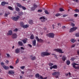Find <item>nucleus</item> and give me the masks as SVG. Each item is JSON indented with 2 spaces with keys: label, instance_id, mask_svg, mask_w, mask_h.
I'll return each mask as SVG.
<instances>
[{
  "label": "nucleus",
  "instance_id": "f257e3e1",
  "mask_svg": "<svg viewBox=\"0 0 79 79\" xmlns=\"http://www.w3.org/2000/svg\"><path fill=\"white\" fill-rule=\"evenodd\" d=\"M51 53H48L47 52H42L41 53V55L42 57H44L45 56H48L50 55Z\"/></svg>",
  "mask_w": 79,
  "mask_h": 79
},
{
  "label": "nucleus",
  "instance_id": "f03ea898",
  "mask_svg": "<svg viewBox=\"0 0 79 79\" xmlns=\"http://www.w3.org/2000/svg\"><path fill=\"white\" fill-rule=\"evenodd\" d=\"M60 73L59 72H55L52 73V75L53 76H55L56 78H59Z\"/></svg>",
  "mask_w": 79,
  "mask_h": 79
},
{
  "label": "nucleus",
  "instance_id": "7ed1b4c3",
  "mask_svg": "<svg viewBox=\"0 0 79 79\" xmlns=\"http://www.w3.org/2000/svg\"><path fill=\"white\" fill-rule=\"evenodd\" d=\"M46 35L50 38H54L55 37V34L52 33H50L47 34Z\"/></svg>",
  "mask_w": 79,
  "mask_h": 79
},
{
  "label": "nucleus",
  "instance_id": "20e7f679",
  "mask_svg": "<svg viewBox=\"0 0 79 79\" xmlns=\"http://www.w3.org/2000/svg\"><path fill=\"white\" fill-rule=\"evenodd\" d=\"M62 50L60 48L55 49H54V51H55V52H59V53H63L64 52H62Z\"/></svg>",
  "mask_w": 79,
  "mask_h": 79
},
{
  "label": "nucleus",
  "instance_id": "39448f33",
  "mask_svg": "<svg viewBox=\"0 0 79 79\" xmlns=\"http://www.w3.org/2000/svg\"><path fill=\"white\" fill-rule=\"evenodd\" d=\"M35 39L38 42H39L40 43H43V42H44V40L41 39H39V37H38V36L35 37Z\"/></svg>",
  "mask_w": 79,
  "mask_h": 79
},
{
  "label": "nucleus",
  "instance_id": "423d86ee",
  "mask_svg": "<svg viewBox=\"0 0 79 79\" xmlns=\"http://www.w3.org/2000/svg\"><path fill=\"white\" fill-rule=\"evenodd\" d=\"M33 7H32L31 8V10L32 11H34L37 8V7L38 6L37 4H34L33 5Z\"/></svg>",
  "mask_w": 79,
  "mask_h": 79
},
{
  "label": "nucleus",
  "instance_id": "0eeeda50",
  "mask_svg": "<svg viewBox=\"0 0 79 79\" xmlns=\"http://www.w3.org/2000/svg\"><path fill=\"white\" fill-rule=\"evenodd\" d=\"M12 18L14 21H17L18 19H19V16H18L17 17H13Z\"/></svg>",
  "mask_w": 79,
  "mask_h": 79
},
{
  "label": "nucleus",
  "instance_id": "6e6552de",
  "mask_svg": "<svg viewBox=\"0 0 79 79\" xmlns=\"http://www.w3.org/2000/svg\"><path fill=\"white\" fill-rule=\"evenodd\" d=\"M77 29V27H73V28H71L69 32H73V31H76V29Z\"/></svg>",
  "mask_w": 79,
  "mask_h": 79
},
{
  "label": "nucleus",
  "instance_id": "1a4fd4ad",
  "mask_svg": "<svg viewBox=\"0 0 79 79\" xmlns=\"http://www.w3.org/2000/svg\"><path fill=\"white\" fill-rule=\"evenodd\" d=\"M11 37L12 39H16L17 38V37H18V35H17L15 33L12 35Z\"/></svg>",
  "mask_w": 79,
  "mask_h": 79
},
{
  "label": "nucleus",
  "instance_id": "9d476101",
  "mask_svg": "<svg viewBox=\"0 0 79 79\" xmlns=\"http://www.w3.org/2000/svg\"><path fill=\"white\" fill-rule=\"evenodd\" d=\"M40 19H41V21L43 23H44L45 21V20H47V19H45L44 17H41L40 18Z\"/></svg>",
  "mask_w": 79,
  "mask_h": 79
},
{
  "label": "nucleus",
  "instance_id": "9b49d317",
  "mask_svg": "<svg viewBox=\"0 0 79 79\" xmlns=\"http://www.w3.org/2000/svg\"><path fill=\"white\" fill-rule=\"evenodd\" d=\"M58 68V66L56 65H53L52 66L50 67V69H57Z\"/></svg>",
  "mask_w": 79,
  "mask_h": 79
},
{
  "label": "nucleus",
  "instance_id": "f8f14e48",
  "mask_svg": "<svg viewBox=\"0 0 79 79\" xmlns=\"http://www.w3.org/2000/svg\"><path fill=\"white\" fill-rule=\"evenodd\" d=\"M15 72L13 70H9L8 72V74L10 75V74H14Z\"/></svg>",
  "mask_w": 79,
  "mask_h": 79
},
{
  "label": "nucleus",
  "instance_id": "ddd939ff",
  "mask_svg": "<svg viewBox=\"0 0 79 79\" xmlns=\"http://www.w3.org/2000/svg\"><path fill=\"white\" fill-rule=\"evenodd\" d=\"M20 52V48H17L15 50V53H19Z\"/></svg>",
  "mask_w": 79,
  "mask_h": 79
},
{
  "label": "nucleus",
  "instance_id": "4468645a",
  "mask_svg": "<svg viewBox=\"0 0 79 79\" xmlns=\"http://www.w3.org/2000/svg\"><path fill=\"white\" fill-rule=\"evenodd\" d=\"M7 34L8 35H11L13 34V31H12L10 30L7 33Z\"/></svg>",
  "mask_w": 79,
  "mask_h": 79
},
{
  "label": "nucleus",
  "instance_id": "2eb2a0df",
  "mask_svg": "<svg viewBox=\"0 0 79 79\" xmlns=\"http://www.w3.org/2000/svg\"><path fill=\"white\" fill-rule=\"evenodd\" d=\"M30 57L31 58V60H32V61L34 60H35V59H36V57H35V56L33 57L32 55Z\"/></svg>",
  "mask_w": 79,
  "mask_h": 79
},
{
  "label": "nucleus",
  "instance_id": "dca6fc26",
  "mask_svg": "<svg viewBox=\"0 0 79 79\" xmlns=\"http://www.w3.org/2000/svg\"><path fill=\"white\" fill-rule=\"evenodd\" d=\"M33 46L35 47L36 45V40H34L33 41H32Z\"/></svg>",
  "mask_w": 79,
  "mask_h": 79
},
{
  "label": "nucleus",
  "instance_id": "f3484780",
  "mask_svg": "<svg viewBox=\"0 0 79 79\" xmlns=\"http://www.w3.org/2000/svg\"><path fill=\"white\" fill-rule=\"evenodd\" d=\"M22 41L24 44H26L27 43V38H25L24 39L22 40Z\"/></svg>",
  "mask_w": 79,
  "mask_h": 79
},
{
  "label": "nucleus",
  "instance_id": "a211bd4d",
  "mask_svg": "<svg viewBox=\"0 0 79 79\" xmlns=\"http://www.w3.org/2000/svg\"><path fill=\"white\" fill-rule=\"evenodd\" d=\"M62 59L63 61H65V60H66V57L65 56H63L62 58Z\"/></svg>",
  "mask_w": 79,
  "mask_h": 79
},
{
  "label": "nucleus",
  "instance_id": "6ab92c4d",
  "mask_svg": "<svg viewBox=\"0 0 79 79\" xmlns=\"http://www.w3.org/2000/svg\"><path fill=\"white\" fill-rule=\"evenodd\" d=\"M10 12L8 11H6L5 15V16H6L7 17V16H8V15H10Z\"/></svg>",
  "mask_w": 79,
  "mask_h": 79
},
{
  "label": "nucleus",
  "instance_id": "aec40b11",
  "mask_svg": "<svg viewBox=\"0 0 79 79\" xmlns=\"http://www.w3.org/2000/svg\"><path fill=\"white\" fill-rule=\"evenodd\" d=\"M3 67L4 68V69H5L6 70H7V69H8L9 68V67H8V66H6L5 65H4L3 66Z\"/></svg>",
  "mask_w": 79,
  "mask_h": 79
},
{
  "label": "nucleus",
  "instance_id": "412c9836",
  "mask_svg": "<svg viewBox=\"0 0 79 79\" xmlns=\"http://www.w3.org/2000/svg\"><path fill=\"white\" fill-rule=\"evenodd\" d=\"M16 4L17 5V6H18V7L21 8V7L22 6V5H21V4L20 3H17Z\"/></svg>",
  "mask_w": 79,
  "mask_h": 79
},
{
  "label": "nucleus",
  "instance_id": "4be33fe9",
  "mask_svg": "<svg viewBox=\"0 0 79 79\" xmlns=\"http://www.w3.org/2000/svg\"><path fill=\"white\" fill-rule=\"evenodd\" d=\"M72 64L73 65V67L75 68V69H76V63H73Z\"/></svg>",
  "mask_w": 79,
  "mask_h": 79
},
{
  "label": "nucleus",
  "instance_id": "5701e85b",
  "mask_svg": "<svg viewBox=\"0 0 79 79\" xmlns=\"http://www.w3.org/2000/svg\"><path fill=\"white\" fill-rule=\"evenodd\" d=\"M30 39L31 40H32V39H34V35L33 34L31 35L30 37Z\"/></svg>",
  "mask_w": 79,
  "mask_h": 79
},
{
  "label": "nucleus",
  "instance_id": "b1692460",
  "mask_svg": "<svg viewBox=\"0 0 79 79\" xmlns=\"http://www.w3.org/2000/svg\"><path fill=\"white\" fill-rule=\"evenodd\" d=\"M18 44L19 45H20V46H23V43L21 41H19L18 42Z\"/></svg>",
  "mask_w": 79,
  "mask_h": 79
},
{
  "label": "nucleus",
  "instance_id": "393cba45",
  "mask_svg": "<svg viewBox=\"0 0 79 79\" xmlns=\"http://www.w3.org/2000/svg\"><path fill=\"white\" fill-rule=\"evenodd\" d=\"M23 27L24 29H26V28H27V27H29L27 25H24L23 27Z\"/></svg>",
  "mask_w": 79,
  "mask_h": 79
},
{
  "label": "nucleus",
  "instance_id": "a878e982",
  "mask_svg": "<svg viewBox=\"0 0 79 79\" xmlns=\"http://www.w3.org/2000/svg\"><path fill=\"white\" fill-rule=\"evenodd\" d=\"M29 23L30 24H33V21L32 20H30L29 21Z\"/></svg>",
  "mask_w": 79,
  "mask_h": 79
},
{
  "label": "nucleus",
  "instance_id": "bb28decb",
  "mask_svg": "<svg viewBox=\"0 0 79 79\" xmlns=\"http://www.w3.org/2000/svg\"><path fill=\"white\" fill-rule=\"evenodd\" d=\"M40 76V75L39 73H37L35 75L36 78H38V77H39Z\"/></svg>",
  "mask_w": 79,
  "mask_h": 79
},
{
  "label": "nucleus",
  "instance_id": "cd10ccee",
  "mask_svg": "<svg viewBox=\"0 0 79 79\" xmlns=\"http://www.w3.org/2000/svg\"><path fill=\"white\" fill-rule=\"evenodd\" d=\"M24 23L23 22H21L20 23V25L21 26V27H23L24 26Z\"/></svg>",
  "mask_w": 79,
  "mask_h": 79
},
{
  "label": "nucleus",
  "instance_id": "c85d7f7f",
  "mask_svg": "<svg viewBox=\"0 0 79 79\" xmlns=\"http://www.w3.org/2000/svg\"><path fill=\"white\" fill-rule=\"evenodd\" d=\"M71 42H72L73 43H74V42H76V40H74V39H72L71 40Z\"/></svg>",
  "mask_w": 79,
  "mask_h": 79
},
{
  "label": "nucleus",
  "instance_id": "c756f323",
  "mask_svg": "<svg viewBox=\"0 0 79 79\" xmlns=\"http://www.w3.org/2000/svg\"><path fill=\"white\" fill-rule=\"evenodd\" d=\"M66 63L67 65H69L70 64V60H67Z\"/></svg>",
  "mask_w": 79,
  "mask_h": 79
},
{
  "label": "nucleus",
  "instance_id": "7c9ffc66",
  "mask_svg": "<svg viewBox=\"0 0 79 79\" xmlns=\"http://www.w3.org/2000/svg\"><path fill=\"white\" fill-rule=\"evenodd\" d=\"M8 8L10 10H13V8L11 7V6H8Z\"/></svg>",
  "mask_w": 79,
  "mask_h": 79
},
{
  "label": "nucleus",
  "instance_id": "2f4dec72",
  "mask_svg": "<svg viewBox=\"0 0 79 79\" xmlns=\"http://www.w3.org/2000/svg\"><path fill=\"white\" fill-rule=\"evenodd\" d=\"M19 58H17V60L16 61L15 63L16 64H17V63H19Z\"/></svg>",
  "mask_w": 79,
  "mask_h": 79
},
{
  "label": "nucleus",
  "instance_id": "473e14b6",
  "mask_svg": "<svg viewBox=\"0 0 79 79\" xmlns=\"http://www.w3.org/2000/svg\"><path fill=\"white\" fill-rule=\"evenodd\" d=\"M44 12L46 15H49V13L48 12V11L47 10H44Z\"/></svg>",
  "mask_w": 79,
  "mask_h": 79
},
{
  "label": "nucleus",
  "instance_id": "72a5a7b5",
  "mask_svg": "<svg viewBox=\"0 0 79 79\" xmlns=\"http://www.w3.org/2000/svg\"><path fill=\"white\" fill-rule=\"evenodd\" d=\"M68 74L69 75V76H71V73L70 72H69V73L65 74L66 76H68Z\"/></svg>",
  "mask_w": 79,
  "mask_h": 79
},
{
  "label": "nucleus",
  "instance_id": "f704fd0d",
  "mask_svg": "<svg viewBox=\"0 0 79 79\" xmlns=\"http://www.w3.org/2000/svg\"><path fill=\"white\" fill-rule=\"evenodd\" d=\"M15 10L16 11H20L19 8L18 7H17L16 8Z\"/></svg>",
  "mask_w": 79,
  "mask_h": 79
},
{
  "label": "nucleus",
  "instance_id": "c9c22d12",
  "mask_svg": "<svg viewBox=\"0 0 79 79\" xmlns=\"http://www.w3.org/2000/svg\"><path fill=\"white\" fill-rule=\"evenodd\" d=\"M21 8H22V9H23V10H26V8L24 6H22Z\"/></svg>",
  "mask_w": 79,
  "mask_h": 79
},
{
  "label": "nucleus",
  "instance_id": "e433bc0d",
  "mask_svg": "<svg viewBox=\"0 0 79 79\" xmlns=\"http://www.w3.org/2000/svg\"><path fill=\"white\" fill-rule=\"evenodd\" d=\"M1 5L2 6H4V5H5V1L2 2L1 3Z\"/></svg>",
  "mask_w": 79,
  "mask_h": 79
},
{
  "label": "nucleus",
  "instance_id": "4c0bfd02",
  "mask_svg": "<svg viewBox=\"0 0 79 79\" xmlns=\"http://www.w3.org/2000/svg\"><path fill=\"white\" fill-rule=\"evenodd\" d=\"M74 11L76 12V13H79V10L78 9H76L75 10H74Z\"/></svg>",
  "mask_w": 79,
  "mask_h": 79
},
{
  "label": "nucleus",
  "instance_id": "58836bf2",
  "mask_svg": "<svg viewBox=\"0 0 79 79\" xmlns=\"http://www.w3.org/2000/svg\"><path fill=\"white\" fill-rule=\"evenodd\" d=\"M19 15L20 16H22L23 15V12H20L19 13Z\"/></svg>",
  "mask_w": 79,
  "mask_h": 79
},
{
  "label": "nucleus",
  "instance_id": "ea45409f",
  "mask_svg": "<svg viewBox=\"0 0 79 79\" xmlns=\"http://www.w3.org/2000/svg\"><path fill=\"white\" fill-rule=\"evenodd\" d=\"M60 16V14L59 13H57L56 14L55 16L56 17H58V16Z\"/></svg>",
  "mask_w": 79,
  "mask_h": 79
},
{
  "label": "nucleus",
  "instance_id": "a19ab883",
  "mask_svg": "<svg viewBox=\"0 0 79 79\" xmlns=\"http://www.w3.org/2000/svg\"><path fill=\"white\" fill-rule=\"evenodd\" d=\"M1 64L2 66L3 67L4 66H5V64L3 62H1Z\"/></svg>",
  "mask_w": 79,
  "mask_h": 79
},
{
  "label": "nucleus",
  "instance_id": "79ce46f5",
  "mask_svg": "<svg viewBox=\"0 0 79 79\" xmlns=\"http://www.w3.org/2000/svg\"><path fill=\"white\" fill-rule=\"evenodd\" d=\"M53 65V64L52 63H50L49 64V66H52Z\"/></svg>",
  "mask_w": 79,
  "mask_h": 79
},
{
  "label": "nucleus",
  "instance_id": "37998d69",
  "mask_svg": "<svg viewBox=\"0 0 79 79\" xmlns=\"http://www.w3.org/2000/svg\"><path fill=\"white\" fill-rule=\"evenodd\" d=\"M74 60H75V59H74V57L71 58L70 59V60L71 61H73Z\"/></svg>",
  "mask_w": 79,
  "mask_h": 79
},
{
  "label": "nucleus",
  "instance_id": "c03bdc74",
  "mask_svg": "<svg viewBox=\"0 0 79 79\" xmlns=\"http://www.w3.org/2000/svg\"><path fill=\"white\" fill-rule=\"evenodd\" d=\"M60 11H63L64 10V9H63L62 8H60Z\"/></svg>",
  "mask_w": 79,
  "mask_h": 79
},
{
  "label": "nucleus",
  "instance_id": "a18cd8bd",
  "mask_svg": "<svg viewBox=\"0 0 79 79\" xmlns=\"http://www.w3.org/2000/svg\"><path fill=\"white\" fill-rule=\"evenodd\" d=\"M18 31V28H15V29H14L13 31L14 32H17Z\"/></svg>",
  "mask_w": 79,
  "mask_h": 79
},
{
  "label": "nucleus",
  "instance_id": "49530a36",
  "mask_svg": "<svg viewBox=\"0 0 79 79\" xmlns=\"http://www.w3.org/2000/svg\"><path fill=\"white\" fill-rule=\"evenodd\" d=\"M39 78L40 79H43V77H42V76H40Z\"/></svg>",
  "mask_w": 79,
  "mask_h": 79
},
{
  "label": "nucleus",
  "instance_id": "de8ad7c7",
  "mask_svg": "<svg viewBox=\"0 0 79 79\" xmlns=\"http://www.w3.org/2000/svg\"><path fill=\"white\" fill-rule=\"evenodd\" d=\"M25 68V66H23L22 67H20L21 69H23L24 68Z\"/></svg>",
  "mask_w": 79,
  "mask_h": 79
},
{
  "label": "nucleus",
  "instance_id": "09e8293b",
  "mask_svg": "<svg viewBox=\"0 0 79 79\" xmlns=\"http://www.w3.org/2000/svg\"><path fill=\"white\" fill-rule=\"evenodd\" d=\"M38 12H42V10H38Z\"/></svg>",
  "mask_w": 79,
  "mask_h": 79
},
{
  "label": "nucleus",
  "instance_id": "8fccbe9b",
  "mask_svg": "<svg viewBox=\"0 0 79 79\" xmlns=\"http://www.w3.org/2000/svg\"><path fill=\"white\" fill-rule=\"evenodd\" d=\"M10 69H13L14 68H13V67L11 65L10 66Z\"/></svg>",
  "mask_w": 79,
  "mask_h": 79
},
{
  "label": "nucleus",
  "instance_id": "3c124183",
  "mask_svg": "<svg viewBox=\"0 0 79 79\" xmlns=\"http://www.w3.org/2000/svg\"><path fill=\"white\" fill-rule=\"evenodd\" d=\"M75 25V24L73 23H72L71 24V26H74Z\"/></svg>",
  "mask_w": 79,
  "mask_h": 79
},
{
  "label": "nucleus",
  "instance_id": "603ef678",
  "mask_svg": "<svg viewBox=\"0 0 79 79\" xmlns=\"http://www.w3.org/2000/svg\"><path fill=\"white\" fill-rule=\"evenodd\" d=\"M75 44H73L71 46V48H74V47H75Z\"/></svg>",
  "mask_w": 79,
  "mask_h": 79
},
{
  "label": "nucleus",
  "instance_id": "864d4df0",
  "mask_svg": "<svg viewBox=\"0 0 79 79\" xmlns=\"http://www.w3.org/2000/svg\"><path fill=\"white\" fill-rule=\"evenodd\" d=\"M54 57L55 58H56V59H58V58L57 57V56H56V54L55 55Z\"/></svg>",
  "mask_w": 79,
  "mask_h": 79
},
{
  "label": "nucleus",
  "instance_id": "5fc2aeb1",
  "mask_svg": "<svg viewBox=\"0 0 79 79\" xmlns=\"http://www.w3.org/2000/svg\"><path fill=\"white\" fill-rule=\"evenodd\" d=\"M68 15H63V17H66V16H67Z\"/></svg>",
  "mask_w": 79,
  "mask_h": 79
},
{
  "label": "nucleus",
  "instance_id": "6e6d98bb",
  "mask_svg": "<svg viewBox=\"0 0 79 79\" xmlns=\"http://www.w3.org/2000/svg\"><path fill=\"white\" fill-rule=\"evenodd\" d=\"M28 46H29V47H31V48L32 47V45H31L30 44H28L27 45Z\"/></svg>",
  "mask_w": 79,
  "mask_h": 79
},
{
  "label": "nucleus",
  "instance_id": "4d7b16f0",
  "mask_svg": "<svg viewBox=\"0 0 79 79\" xmlns=\"http://www.w3.org/2000/svg\"><path fill=\"white\" fill-rule=\"evenodd\" d=\"M77 55H79V49L77 51Z\"/></svg>",
  "mask_w": 79,
  "mask_h": 79
},
{
  "label": "nucleus",
  "instance_id": "13d9d810",
  "mask_svg": "<svg viewBox=\"0 0 79 79\" xmlns=\"http://www.w3.org/2000/svg\"><path fill=\"white\" fill-rule=\"evenodd\" d=\"M76 69H79V66L76 67Z\"/></svg>",
  "mask_w": 79,
  "mask_h": 79
},
{
  "label": "nucleus",
  "instance_id": "bf43d9fd",
  "mask_svg": "<svg viewBox=\"0 0 79 79\" xmlns=\"http://www.w3.org/2000/svg\"><path fill=\"white\" fill-rule=\"evenodd\" d=\"M78 15L77 14H75L74 15V16H75V17H77V16Z\"/></svg>",
  "mask_w": 79,
  "mask_h": 79
},
{
  "label": "nucleus",
  "instance_id": "052dcab7",
  "mask_svg": "<svg viewBox=\"0 0 79 79\" xmlns=\"http://www.w3.org/2000/svg\"><path fill=\"white\" fill-rule=\"evenodd\" d=\"M73 1H74V2H76L77 3H78V0H73Z\"/></svg>",
  "mask_w": 79,
  "mask_h": 79
},
{
  "label": "nucleus",
  "instance_id": "680f3d73",
  "mask_svg": "<svg viewBox=\"0 0 79 79\" xmlns=\"http://www.w3.org/2000/svg\"><path fill=\"white\" fill-rule=\"evenodd\" d=\"M6 55L8 57H10V54H9L7 53L6 54Z\"/></svg>",
  "mask_w": 79,
  "mask_h": 79
},
{
  "label": "nucleus",
  "instance_id": "e2e57ef3",
  "mask_svg": "<svg viewBox=\"0 0 79 79\" xmlns=\"http://www.w3.org/2000/svg\"><path fill=\"white\" fill-rule=\"evenodd\" d=\"M57 25L58 26H61V23H58Z\"/></svg>",
  "mask_w": 79,
  "mask_h": 79
},
{
  "label": "nucleus",
  "instance_id": "0e129e2a",
  "mask_svg": "<svg viewBox=\"0 0 79 79\" xmlns=\"http://www.w3.org/2000/svg\"><path fill=\"white\" fill-rule=\"evenodd\" d=\"M75 45H76L77 46H78L79 45V43H76Z\"/></svg>",
  "mask_w": 79,
  "mask_h": 79
},
{
  "label": "nucleus",
  "instance_id": "69168bd1",
  "mask_svg": "<svg viewBox=\"0 0 79 79\" xmlns=\"http://www.w3.org/2000/svg\"><path fill=\"white\" fill-rule=\"evenodd\" d=\"M69 21H73V19H71L69 20Z\"/></svg>",
  "mask_w": 79,
  "mask_h": 79
},
{
  "label": "nucleus",
  "instance_id": "338daca9",
  "mask_svg": "<svg viewBox=\"0 0 79 79\" xmlns=\"http://www.w3.org/2000/svg\"><path fill=\"white\" fill-rule=\"evenodd\" d=\"M20 48L21 49H22L23 50H24V48L23 47H21Z\"/></svg>",
  "mask_w": 79,
  "mask_h": 79
},
{
  "label": "nucleus",
  "instance_id": "774afa93",
  "mask_svg": "<svg viewBox=\"0 0 79 79\" xmlns=\"http://www.w3.org/2000/svg\"><path fill=\"white\" fill-rule=\"evenodd\" d=\"M20 79H23V77L20 76Z\"/></svg>",
  "mask_w": 79,
  "mask_h": 79
}]
</instances>
